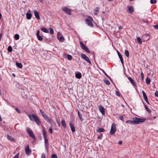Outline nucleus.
<instances>
[{"label": "nucleus", "mask_w": 158, "mask_h": 158, "mask_svg": "<svg viewBox=\"0 0 158 158\" xmlns=\"http://www.w3.org/2000/svg\"><path fill=\"white\" fill-rule=\"evenodd\" d=\"M146 120L145 118L134 117L133 120H127L126 122L127 123L131 124H138L144 122Z\"/></svg>", "instance_id": "f257e3e1"}, {"label": "nucleus", "mask_w": 158, "mask_h": 158, "mask_svg": "<svg viewBox=\"0 0 158 158\" xmlns=\"http://www.w3.org/2000/svg\"><path fill=\"white\" fill-rule=\"evenodd\" d=\"M28 116L31 121H35L37 124L39 125H40V120L35 114H30Z\"/></svg>", "instance_id": "f03ea898"}, {"label": "nucleus", "mask_w": 158, "mask_h": 158, "mask_svg": "<svg viewBox=\"0 0 158 158\" xmlns=\"http://www.w3.org/2000/svg\"><path fill=\"white\" fill-rule=\"evenodd\" d=\"M93 20V19L92 17H89L88 18L85 20L86 23L89 26L91 27H93V24L92 21Z\"/></svg>", "instance_id": "7ed1b4c3"}, {"label": "nucleus", "mask_w": 158, "mask_h": 158, "mask_svg": "<svg viewBox=\"0 0 158 158\" xmlns=\"http://www.w3.org/2000/svg\"><path fill=\"white\" fill-rule=\"evenodd\" d=\"M80 44L81 47L83 50L89 53H90V51L89 50L86 46L84 45V44L81 41L80 42Z\"/></svg>", "instance_id": "20e7f679"}, {"label": "nucleus", "mask_w": 158, "mask_h": 158, "mask_svg": "<svg viewBox=\"0 0 158 158\" xmlns=\"http://www.w3.org/2000/svg\"><path fill=\"white\" fill-rule=\"evenodd\" d=\"M80 44L81 47L83 50L89 53H90V51L89 50L86 46L84 45V44L81 41L80 42Z\"/></svg>", "instance_id": "39448f33"}, {"label": "nucleus", "mask_w": 158, "mask_h": 158, "mask_svg": "<svg viewBox=\"0 0 158 158\" xmlns=\"http://www.w3.org/2000/svg\"><path fill=\"white\" fill-rule=\"evenodd\" d=\"M80 44L81 47L83 50L89 53H90V51L89 50L86 46L84 45V44L81 41L80 42Z\"/></svg>", "instance_id": "423d86ee"}, {"label": "nucleus", "mask_w": 158, "mask_h": 158, "mask_svg": "<svg viewBox=\"0 0 158 158\" xmlns=\"http://www.w3.org/2000/svg\"><path fill=\"white\" fill-rule=\"evenodd\" d=\"M62 10L66 14L69 15H70L71 14V10L66 6H64L62 7Z\"/></svg>", "instance_id": "0eeeda50"}, {"label": "nucleus", "mask_w": 158, "mask_h": 158, "mask_svg": "<svg viewBox=\"0 0 158 158\" xmlns=\"http://www.w3.org/2000/svg\"><path fill=\"white\" fill-rule=\"evenodd\" d=\"M116 130V126L115 124L113 123L112 124L111 129L110 131V134L111 135H113L115 132Z\"/></svg>", "instance_id": "6e6552de"}, {"label": "nucleus", "mask_w": 158, "mask_h": 158, "mask_svg": "<svg viewBox=\"0 0 158 158\" xmlns=\"http://www.w3.org/2000/svg\"><path fill=\"white\" fill-rule=\"evenodd\" d=\"M27 131L30 137L34 139L35 138V136L34 135L33 132L30 128H27Z\"/></svg>", "instance_id": "1a4fd4ad"}, {"label": "nucleus", "mask_w": 158, "mask_h": 158, "mask_svg": "<svg viewBox=\"0 0 158 158\" xmlns=\"http://www.w3.org/2000/svg\"><path fill=\"white\" fill-rule=\"evenodd\" d=\"M40 112L42 114L43 117L44 118V119L47 121L48 122H50V120L49 118L48 117V115H47L46 114H45L44 112L42 111L41 110H40Z\"/></svg>", "instance_id": "9d476101"}, {"label": "nucleus", "mask_w": 158, "mask_h": 158, "mask_svg": "<svg viewBox=\"0 0 158 158\" xmlns=\"http://www.w3.org/2000/svg\"><path fill=\"white\" fill-rule=\"evenodd\" d=\"M81 57L82 58L84 59L86 61H87L89 64H91V62L90 61L89 58L84 54H81Z\"/></svg>", "instance_id": "9b49d317"}, {"label": "nucleus", "mask_w": 158, "mask_h": 158, "mask_svg": "<svg viewBox=\"0 0 158 158\" xmlns=\"http://www.w3.org/2000/svg\"><path fill=\"white\" fill-rule=\"evenodd\" d=\"M25 151L26 154L27 155H29L31 153V151L30 149L29 146H27L25 148Z\"/></svg>", "instance_id": "f8f14e48"}, {"label": "nucleus", "mask_w": 158, "mask_h": 158, "mask_svg": "<svg viewBox=\"0 0 158 158\" xmlns=\"http://www.w3.org/2000/svg\"><path fill=\"white\" fill-rule=\"evenodd\" d=\"M142 93L143 97V98L145 100L146 102L148 104H149V103L148 100V97L146 95L145 93L143 90L142 91Z\"/></svg>", "instance_id": "ddd939ff"}, {"label": "nucleus", "mask_w": 158, "mask_h": 158, "mask_svg": "<svg viewBox=\"0 0 158 158\" xmlns=\"http://www.w3.org/2000/svg\"><path fill=\"white\" fill-rule=\"evenodd\" d=\"M40 31L38 30L37 31L36 36L38 39L40 41L43 40L42 37L40 35Z\"/></svg>", "instance_id": "4468645a"}, {"label": "nucleus", "mask_w": 158, "mask_h": 158, "mask_svg": "<svg viewBox=\"0 0 158 158\" xmlns=\"http://www.w3.org/2000/svg\"><path fill=\"white\" fill-rule=\"evenodd\" d=\"M99 110L100 112L102 114H105L104 109L103 106H99L98 107Z\"/></svg>", "instance_id": "2eb2a0df"}, {"label": "nucleus", "mask_w": 158, "mask_h": 158, "mask_svg": "<svg viewBox=\"0 0 158 158\" xmlns=\"http://www.w3.org/2000/svg\"><path fill=\"white\" fill-rule=\"evenodd\" d=\"M34 13L36 18L38 19L39 20L40 19V18L38 12L36 10H34Z\"/></svg>", "instance_id": "dca6fc26"}, {"label": "nucleus", "mask_w": 158, "mask_h": 158, "mask_svg": "<svg viewBox=\"0 0 158 158\" xmlns=\"http://www.w3.org/2000/svg\"><path fill=\"white\" fill-rule=\"evenodd\" d=\"M128 78L131 83L132 84L135 86H136L135 82L132 79L131 77H128Z\"/></svg>", "instance_id": "f3484780"}, {"label": "nucleus", "mask_w": 158, "mask_h": 158, "mask_svg": "<svg viewBox=\"0 0 158 158\" xmlns=\"http://www.w3.org/2000/svg\"><path fill=\"white\" fill-rule=\"evenodd\" d=\"M69 125L72 132H74L75 131V128L73 125L71 123H70Z\"/></svg>", "instance_id": "a211bd4d"}, {"label": "nucleus", "mask_w": 158, "mask_h": 158, "mask_svg": "<svg viewBox=\"0 0 158 158\" xmlns=\"http://www.w3.org/2000/svg\"><path fill=\"white\" fill-rule=\"evenodd\" d=\"M128 10L131 13L134 11L133 7L132 6H129L128 7Z\"/></svg>", "instance_id": "6ab92c4d"}, {"label": "nucleus", "mask_w": 158, "mask_h": 158, "mask_svg": "<svg viewBox=\"0 0 158 158\" xmlns=\"http://www.w3.org/2000/svg\"><path fill=\"white\" fill-rule=\"evenodd\" d=\"M45 147L46 149L48 150V141L47 139H45Z\"/></svg>", "instance_id": "aec40b11"}, {"label": "nucleus", "mask_w": 158, "mask_h": 158, "mask_svg": "<svg viewBox=\"0 0 158 158\" xmlns=\"http://www.w3.org/2000/svg\"><path fill=\"white\" fill-rule=\"evenodd\" d=\"M26 18L28 19H30L31 17V14L30 13L27 12L26 14Z\"/></svg>", "instance_id": "412c9836"}, {"label": "nucleus", "mask_w": 158, "mask_h": 158, "mask_svg": "<svg viewBox=\"0 0 158 158\" xmlns=\"http://www.w3.org/2000/svg\"><path fill=\"white\" fill-rule=\"evenodd\" d=\"M76 77L78 79H80L81 77V74L80 73H78L75 74Z\"/></svg>", "instance_id": "4be33fe9"}, {"label": "nucleus", "mask_w": 158, "mask_h": 158, "mask_svg": "<svg viewBox=\"0 0 158 158\" xmlns=\"http://www.w3.org/2000/svg\"><path fill=\"white\" fill-rule=\"evenodd\" d=\"M60 34V33H58V38L59 40H64V38L63 36H60L59 34Z\"/></svg>", "instance_id": "5701e85b"}, {"label": "nucleus", "mask_w": 158, "mask_h": 158, "mask_svg": "<svg viewBox=\"0 0 158 158\" xmlns=\"http://www.w3.org/2000/svg\"><path fill=\"white\" fill-rule=\"evenodd\" d=\"M99 9L98 7H97L94 12V14L95 15H97L99 12Z\"/></svg>", "instance_id": "b1692460"}, {"label": "nucleus", "mask_w": 158, "mask_h": 158, "mask_svg": "<svg viewBox=\"0 0 158 158\" xmlns=\"http://www.w3.org/2000/svg\"><path fill=\"white\" fill-rule=\"evenodd\" d=\"M7 138L8 140L11 141H14L15 140L13 138L9 136V135H7Z\"/></svg>", "instance_id": "393cba45"}, {"label": "nucleus", "mask_w": 158, "mask_h": 158, "mask_svg": "<svg viewBox=\"0 0 158 158\" xmlns=\"http://www.w3.org/2000/svg\"><path fill=\"white\" fill-rule=\"evenodd\" d=\"M16 65L19 68H22L23 67V65L21 63L16 62Z\"/></svg>", "instance_id": "a878e982"}, {"label": "nucleus", "mask_w": 158, "mask_h": 158, "mask_svg": "<svg viewBox=\"0 0 158 158\" xmlns=\"http://www.w3.org/2000/svg\"><path fill=\"white\" fill-rule=\"evenodd\" d=\"M97 131L99 132H103L105 131V130L103 128H99L97 130Z\"/></svg>", "instance_id": "bb28decb"}, {"label": "nucleus", "mask_w": 158, "mask_h": 158, "mask_svg": "<svg viewBox=\"0 0 158 158\" xmlns=\"http://www.w3.org/2000/svg\"><path fill=\"white\" fill-rule=\"evenodd\" d=\"M41 30L45 33H48V31L47 29L44 27H42L41 29Z\"/></svg>", "instance_id": "cd10ccee"}, {"label": "nucleus", "mask_w": 158, "mask_h": 158, "mask_svg": "<svg viewBox=\"0 0 158 158\" xmlns=\"http://www.w3.org/2000/svg\"><path fill=\"white\" fill-rule=\"evenodd\" d=\"M8 51L9 52H11L12 51V48L11 46H9L7 48Z\"/></svg>", "instance_id": "c85d7f7f"}, {"label": "nucleus", "mask_w": 158, "mask_h": 158, "mask_svg": "<svg viewBox=\"0 0 158 158\" xmlns=\"http://www.w3.org/2000/svg\"><path fill=\"white\" fill-rule=\"evenodd\" d=\"M151 81V79L148 78V77H147L146 80V82L147 84H149Z\"/></svg>", "instance_id": "c756f323"}, {"label": "nucleus", "mask_w": 158, "mask_h": 158, "mask_svg": "<svg viewBox=\"0 0 158 158\" xmlns=\"http://www.w3.org/2000/svg\"><path fill=\"white\" fill-rule=\"evenodd\" d=\"M104 83L107 85H109L110 84V82L109 81L105 79L104 81Z\"/></svg>", "instance_id": "7c9ffc66"}, {"label": "nucleus", "mask_w": 158, "mask_h": 158, "mask_svg": "<svg viewBox=\"0 0 158 158\" xmlns=\"http://www.w3.org/2000/svg\"><path fill=\"white\" fill-rule=\"evenodd\" d=\"M125 54L127 57H128L129 56V52L128 50H125Z\"/></svg>", "instance_id": "2f4dec72"}, {"label": "nucleus", "mask_w": 158, "mask_h": 158, "mask_svg": "<svg viewBox=\"0 0 158 158\" xmlns=\"http://www.w3.org/2000/svg\"><path fill=\"white\" fill-rule=\"evenodd\" d=\"M144 107L146 110L147 111L148 113L151 112V110L149 109L148 108V107L146 105H144Z\"/></svg>", "instance_id": "473e14b6"}, {"label": "nucleus", "mask_w": 158, "mask_h": 158, "mask_svg": "<svg viewBox=\"0 0 158 158\" xmlns=\"http://www.w3.org/2000/svg\"><path fill=\"white\" fill-rule=\"evenodd\" d=\"M77 114H78V116H79L80 119L81 121H82V120H83V118H82V117L81 115L80 114V112H79V111L78 110V111Z\"/></svg>", "instance_id": "72a5a7b5"}, {"label": "nucleus", "mask_w": 158, "mask_h": 158, "mask_svg": "<svg viewBox=\"0 0 158 158\" xmlns=\"http://www.w3.org/2000/svg\"><path fill=\"white\" fill-rule=\"evenodd\" d=\"M119 57L121 61V63L123 65V60L122 56H119Z\"/></svg>", "instance_id": "f704fd0d"}, {"label": "nucleus", "mask_w": 158, "mask_h": 158, "mask_svg": "<svg viewBox=\"0 0 158 158\" xmlns=\"http://www.w3.org/2000/svg\"><path fill=\"white\" fill-rule=\"evenodd\" d=\"M19 35L18 34H16L15 35V40H18L19 39Z\"/></svg>", "instance_id": "c9c22d12"}, {"label": "nucleus", "mask_w": 158, "mask_h": 158, "mask_svg": "<svg viewBox=\"0 0 158 158\" xmlns=\"http://www.w3.org/2000/svg\"><path fill=\"white\" fill-rule=\"evenodd\" d=\"M61 123H62V125L64 127H65L66 124V123H65V121H64V120H62L61 121Z\"/></svg>", "instance_id": "e433bc0d"}, {"label": "nucleus", "mask_w": 158, "mask_h": 158, "mask_svg": "<svg viewBox=\"0 0 158 158\" xmlns=\"http://www.w3.org/2000/svg\"><path fill=\"white\" fill-rule=\"evenodd\" d=\"M67 58L68 60H71L72 59V57L71 55L68 54L67 55Z\"/></svg>", "instance_id": "4c0bfd02"}, {"label": "nucleus", "mask_w": 158, "mask_h": 158, "mask_svg": "<svg viewBox=\"0 0 158 158\" xmlns=\"http://www.w3.org/2000/svg\"><path fill=\"white\" fill-rule=\"evenodd\" d=\"M137 40L139 43L140 44H141L142 42V41L141 40V39L139 37H138L137 38Z\"/></svg>", "instance_id": "58836bf2"}, {"label": "nucleus", "mask_w": 158, "mask_h": 158, "mask_svg": "<svg viewBox=\"0 0 158 158\" xmlns=\"http://www.w3.org/2000/svg\"><path fill=\"white\" fill-rule=\"evenodd\" d=\"M51 158H57V156L56 154H52L51 156Z\"/></svg>", "instance_id": "ea45409f"}, {"label": "nucleus", "mask_w": 158, "mask_h": 158, "mask_svg": "<svg viewBox=\"0 0 158 158\" xmlns=\"http://www.w3.org/2000/svg\"><path fill=\"white\" fill-rule=\"evenodd\" d=\"M50 33L51 34H52L53 33L54 31L53 29L52 28H50Z\"/></svg>", "instance_id": "a19ab883"}, {"label": "nucleus", "mask_w": 158, "mask_h": 158, "mask_svg": "<svg viewBox=\"0 0 158 158\" xmlns=\"http://www.w3.org/2000/svg\"><path fill=\"white\" fill-rule=\"evenodd\" d=\"M151 4L156 3V0H150Z\"/></svg>", "instance_id": "79ce46f5"}, {"label": "nucleus", "mask_w": 158, "mask_h": 158, "mask_svg": "<svg viewBox=\"0 0 158 158\" xmlns=\"http://www.w3.org/2000/svg\"><path fill=\"white\" fill-rule=\"evenodd\" d=\"M141 77L142 80H143L144 78V74L143 72H141Z\"/></svg>", "instance_id": "37998d69"}, {"label": "nucleus", "mask_w": 158, "mask_h": 158, "mask_svg": "<svg viewBox=\"0 0 158 158\" xmlns=\"http://www.w3.org/2000/svg\"><path fill=\"white\" fill-rule=\"evenodd\" d=\"M19 153L17 154L15 156H14L13 158H18L19 157Z\"/></svg>", "instance_id": "c03bdc74"}, {"label": "nucleus", "mask_w": 158, "mask_h": 158, "mask_svg": "<svg viewBox=\"0 0 158 158\" xmlns=\"http://www.w3.org/2000/svg\"><path fill=\"white\" fill-rule=\"evenodd\" d=\"M144 36L148 37L147 39V40L149 39V35H148V34L145 35H143V37H144Z\"/></svg>", "instance_id": "a18cd8bd"}, {"label": "nucleus", "mask_w": 158, "mask_h": 158, "mask_svg": "<svg viewBox=\"0 0 158 158\" xmlns=\"http://www.w3.org/2000/svg\"><path fill=\"white\" fill-rule=\"evenodd\" d=\"M41 158H46L45 155L44 153H43L42 154Z\"/></svg>", "instance_id": "49530a36"}, {"label": "nucleus", "mask_w": 158, "mask_h": 158, "mask_svg": "<svg viewBox=\"0 0 158 158\" xmlns=\"http://www.w3.org/2000/svg\"><path fill=\"white\" fill-rule=\"evenodd\" d=\"M155 95L156 97H158V91H156L155 93Z\"/></svg>", "instance_id": "de8ad7c7"}, {"label": "nucleus", "mask_w": 158, "mask_h": 158, "mask_svg": "<svg viewBox=\"0 0 158 158\" xmlns=\"http://www.w3.org/2000/svg\"><path fill=\"white\" fill-rule=\"evenodd\" d=\"M116 94L117 96H120V94L117 91H116Z\"/></svg>", "instance_id": "09e8293b"}, {"label": "nucleus", "mask_w": 158, "mask_h": 158, "mask_svg": "<svg viewBox=\"0 0 158 158\" xmlns=\"http://www.w3.org/2000/svg\"><path fill=\"white\" fill-rule=\"evenodd\" d=\"M56 121L58 126L59 127H60V122L58 121V120L57 119H56Z\"/></svg>", "instance_id": "8fccbe9b"}, {"label": "nucleus", "mask_w": 158, "mask_h": 158, "mask_svg": "<svg viewBox=\"0 0 158 158\" xmlns=\"http://www.w3.org/2000/svg\"><path fill=\"white\" fill-rule=\"evenodd\" d=\"M15 109L16 110V111H17L18 113H20V110H19L18 108H15Z\"/></svg>", "instance_id": "3c124183"}, {"label": "nucleus", "mask_w": 158, "mask_h": 158, "mask_svg": "<svg viewBox=\"0 0 158 158\" xmlns=\"http://www.w3.org/2000/svg\"><path fill=\"white\" fill-rule=\"evenodd\" d=\"M154 27L156 29H158V24L155 25L154 26Z\"/></svg>", "instance_id": "603ef678"}, {"label": "nucleus", "mask_w": 158, "mask_h": 158, "mask_svg": "<svg viewBox=\"0 0 158 158\" xmlns=\"http://www.w3.org/2000/svg\"><path fill=\"white\" fill-rule=\"evenodd\" d=\"M119 119L122 121H123L124 117L123 116H120L119 117Z\"/></svg>", "instance_id": "864d4df0"}, {"label": "nucleus", "mask_w": 158, "mask_h": 158, "mask_svg": "<svg viewBox=\"0 0 158 158\" xmlns=\"http://www.w3.org/2000/svg\"><path fill=\"white\" fill-rule=\"evenodd\" d=\"M103 72H104V73L105 74L106 76H107L109 79H111V78L110 77H109L108 75L107 74L104 72V71H103Z\"/></svg>", "instance_id": "5fc2aeb1"}, {"label": "nucleus", "mask_w": 158, "mask_h": 158, "mask_svg": "<svg viewBox=\"0 0 158 158\" xmlns=\"http://www.w3.org/2000/svg\"><path fill=\"white\" fill-rule=\"evenodd\" d=\"M49 131L51 134L52 133V128H50L49 129Z\"/></svg>", "instance_id": "6e6d98bb"}, {"label": "nucleus", "mask_w": 158, "mask_h": 158, "mask_svg": "<svg viewBox=\"0 0 158 158\" xmlns=\"http://www.w3.org/2000/svg\"><path fill=\"white\" fill-rule=\"evenodd\" d=\"M156 118V117L155 116H154L153 117L150 118V119L152 120V119H155Z\"/></svg>", "instance_id": "4d7b16f0"}, {"label": "nucleus", "mask_w": 158, "mask_h": 158, "mask_svg": "<svg viewBox=\"0 0 158 158\" xmlns=\"http://www.w3.org/2000/svg\"><path fill=\"white\" fill-rule=\"evenodd\" d=\"M117 53L118 55V56H119H119H122V55H121V54H120V53L119 52V51H117Z\"/></svg>", "instance_id": "13d9d810"}, {"label": "nucleus", "mask_w": 158, "mask_h": 158, "mask_svg": "<svg viewBox=\"0 0 158 158\" xmlns=\"http://www.w3.org/2000/svg\"><path fill=\"white\" fill-rule=\"evenodd\" d=\"M102 134H101V136H98V139H101L102 138Z\"/></svg>", "instance_id": "bf43d9fd"}, {"label": "nucleus", "mask_w": 158, "mask_h": 158, "mask_svg": "<svg viewBox=\"0 0 158 158\" xmlns=\"http://www.w3.org/2000/svg\"><path fill=\"white\" fill-rule=\"evenodd\" d=\"M43 135H46V132L44 130H43Z\"/></svg>", "instance_id": "052dcab7"}, {"label": "nucleus", "mask_w": 158, "mask_h": 158, "mask_svg": "<svg viewBox=\"0 0 158 158\" xmlns=\"http://www.w3.org/2000/svg\"><path fill=\"white\" fill-rule=\"evenodd\" d=\"M43 136H44V139H47V136H46V135H43Z\"/></svg>", "instance_id": "680f3d73"}, {"label": "nucleus", "mask_w": 158, "mask_h": 158, "mask_svg": "<svg viewBox=\"0 0 158 158\" xmlns=\"http://www.w3.org/2000/svg\"><path fill=\"white\" fill-rule=\"evenodd\" d=\"M122 143V142L121 141H120L119 142H118V144H121Z\"/></svg>", "instance_id": "e2e57ef3"}, {"label": "nucleus", "mask_w": 158, "mask_h": 158, "mask_svg": "<svg viewBox=\"0 0 158 158\" xmlns=\"http://www.w3.org/2000/svg\"><path fill=\"white\" fill-rule=\"evenodd\" d=\"M119 29H123V28L121 26H119L118 27Z\"/></svg>", "instance_id": "0e129e2a"}, {"label": "nucleus", "mask_w": 158, "mask_h": 158, "mask_svg": "<svg viewBox=\"0 0 158 158\" xmlns=\"http://www.w3.org/2000/svg\"><path fill=\"white\" fill-rule=\"evenodd\" d=\"M2 15L1 13H0V19H1L2 18Z\"/></svg>", "instance_id": "69168bd1"}, {"label": "nucleus", "mask_w": 158, "mask_h": 158, "mask_svg": "<svg viewBox=\"0 0 158 158\" xmlns=\"http://www.w3.org/2000/svg\"><path fill=\"white\" fill-rule=\"evenodd\" d=\"M13 76H15L14 74H13Z\"/></svg>", "instance_id": "338daca9"}]
</instances>
